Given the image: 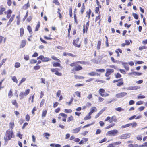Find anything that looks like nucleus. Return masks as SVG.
Listing matches in <instances>:
<instances>
[{
	"label": "nucleus",
	"mask_w": 147,
	"mask_h": 147,
	"mask_svg": "<svg viewBox=\"0 0 147 147\" xmlns=\"http://www.w3.org/2000/svg\"><path fill=\"white\" fill-rule=\"evenodd\" d=\"M13 134V132L12 129L11 130H7L6 133V136L4 138V139L5 141V144L7 142L8 140H10L12 138Z\"/></svg>",
	"instance_id": "nucleus-1"
},
{
	"label": "nucleus",
	"mask_w": 147,
	"mask_h": 147,
	"mask_svg": "<svg viewBox=\"0 0 147 147\" xmlns=\"http://www.w3.org/2000/svg\"><path fill=\"white\" fill-rule=\"evenodd\" d=\"M118 132L117 130L115 129L108 131L106 134L107 136H115Z\"/></svg>",
	"instance_id": "nucleus-2"
},
{
	"label": "nucleus",
	"mask_w": 147,
	"mask_h": 147,
	"mask_svg": "<svg viewBox=\"0 0 147 147\" xmlns=\"http://www.w3.org/2000/svg\"><path fill=\"white\" fill-rule=\"evenodd\" d=\"M73 43L74 45L76 47L79 48L80 47L81 42H79V38H78L74 40Z\"/></svg>",
	"instance_id": "nucleus-3"
},
{
	"label": "nucleus",
	"mask_w": 147,
	"mask_h": 147,
	"mask_svg": "<svg viewBox=\"0 0 147 147\" xmlns=\"http://www.w3.org/2000/svg\"><path fill=\"white\" fill-rule=\"evenodd\" d=\"M105 90L104 89L101 88L98 91V92L99 94L102 97H106L109 95V94L107 93L103 94L105 93Z\"/></svg>",
	"instance_id": "nucleus-4"
},
{
	"label": "nucleus",
	"mask_w": 147,
	"mask_h": 147,
	"mask_svg": "<svg viewBox=\"0 0 147 147\" xmlns=\"http://www.w3.org/2000/svg\"><path fill=\"white\" fill-rule=\"evenodd\" d=\"M89 21H88L85 25H83V33L84 34L86 31L87 32L89 26Z\"/></svg>",
	"instance_id": "nucleus-5"
},
{
	"label": "nucleus",
	"mask_w": 147,
	"mask_h": 147,
	"mask_svg": "<svg viewBox=\"0 0 147 147\" xmlns=\"http://www.w3.org/2000/svg\"><path fill=\"white\" fill-rule=\"evenodd\" d=\"M37 59H41L42 61L46 62L49 61L50 60L49 58L45 57L42 55L39 56L37 58Z\"/></svg>",
	"instance_id": "nucleus-6"
},
{
	"label": "nucleus",
	"mask_w": 147,
	"mask_h": 147,
	"mask_svg": "<svg viewBox=\"0 0 147 147\" xmlns=\"http://www.w3.org/2000/svg\"><path fill=\"white\" fill-rule=\"evenodd\" d=\"M127 94V93L125 92H122L117 94L116 95V96L117 98H121L125 96Z\"/></svg>",
	"instance_id": "nucleus-7"
},
{
	"label": "nucleus",
	"mask_w": 147,
	"mask_h": 147,
	"mask_svg": "<svg viewBox=\"0 0 147 147\" xmlns=\"http://www.w3.org/2000/svg\"><path fill=\"white\" fill-rule=\"evenodd\" d=\"M130 137V134L129 133H127L122 134L119 136V138L121 139H126L129 138Z\"/></svg>",
	"instance_id": "nucleus-8"
},
{
	"label": "nucleus",
	"mask_w": 147,
	"mask_h": 147,
	"mask_svg": "<svg viewBox=\"0 0 147 147\" xmlns=\"http://www.w3.org/2000/svg\"><path fill=\"white\" fill-rule=\"evenodd\" d=\"M113 72L114 70L113 69H106V72L105 76L107 77H108Z\"/></svg>",
	"instance_id": "nucleus-9"
},
{
	"label": "nucleus",
	"mask_w": 147,
	"mask_h": 147,
	"mask_svg": "<svg viewBox=\"0 0 147 147\" xmlns=\"http://www.w3.org/2000/svg\"><path fill=\"white\" fill-rule=\"evenodd\" d=\"M82 67L80 65L77 66L76 67L73 68L72 70V71H77L82 69Z\"/></svg>",
	"instance_id": "nucleus-10"
},
{
	"label": "nucleus",
	"mask_w": 147,
	"mask_h": 147,
	"mask_svg": "<svg viewBox=\"0 0 147 147\" xmlns=\"http://www.w3.org/2000/svg\"><path fill=\"white\" fill-rule=\"evenodd\" d=\"M140 87L139 86H130L128 88V90H137L140 89Z\"/></svg>",
	"instance_id": "nucleus-11"
},
{
	"label": "nucleus",
	"mask_w": 147,
	"mask_h": 147,
	"mask_svg": "<svg viewBox=\"0 0 147 147\" xmlns=\"http://www.w3.org/2000/svg\"><path fill=\"white\" fill-rule=\"evenodd\" d=\"M123 66L128 71L129 69V66L127 65V63L126 62H121Z\"/></svg>",
	"instance_id": "nucleus-12"
},
{
	"label": "nucleus",
	"mask_w": 147,
	"mask_h": 147,
	"mask_svg": "<svg viewBox=\"0 0 147 147\" xmlns=\"http://www.w3.org/2000/svg\"><path fill=\"white\" fill-rule=\"evenodd\" d=\"M97 109L95 107H93L91 108L90 111L89 113L90 115H91L93 113L97 111Z\"/></svg>",
	"instance_id": "nucleus-13"
},
{
	"label": "nucleus",
	"mask_w": 147,
	"mask_h": 147,
	"mask_svg": "<svg viewBox=\"0 0 147 147\" xmlns=\"http://www.w3.org/2000/svg\"><path fill=\"white\" fill-rule=\"evenodd\" d=\"M81 129V127H79L78 128H76L73 129L72 130V131L74 133H78L80 130Z\"/></svg>",
	"instance_id": "nucleus-14"
},
{
	"label": "nucleus",
	"mask_w": 147,
	"mask_h": 147,
	"mask_svg": "<svg viewBox=\"0 0 147 147\" xmlns=\"http://www.w3.org/2000/svg\"><path fill=\"white\" fill-rule=\"evenodd\" d=\"M26 41L25 40H22L20 45V48H23L26 45Z\"/></svg>",
	"instance_id": "nucleus-15"
},
{
	"label": "nucleus",
	"mask_w": 147,
	"mask_h": 147,
	"mask_svg": "<svg viewBox=\"0 0 147 147\" xmlns=\"http://www.w3.org/2000/svg\"><path fill=\"white\" fill-rule=\"evenodd\" d=\"M30 7L29 1H28L27 3L23 7V9H26Z\"/></svg>",
	"instance_id": "nucleus-16"
},
{
	"label": "nucleus",
	"mask_w": 147,
	"mask_h": 147,
	"mask_svg": "<svg viewBox=\"0 0 147 147\" xmlns=\"http://www.w3.org/2000/svg\"><path fill=\"white\" fill-rule=\"evenodd\" d=\"M104 110H103V109L101 110L97 114L95 115V118H97V117H98L102 113Z\"/></svg>",
	"instance_id": "nucleus-17"
},
{
	"label": "nucleus",
	"mask_w": 147,
	"mask_h": 147,
	"mask_svg": "<svg viewBox=\"0 0 147 147\" xmlns=\"http://www.w3.org/2000/svg\"><path fill=\"white\" fill-rule=\"evenodd\" d=\"M53 65L54 67H60V64L59 63L53 62H52Z\"/></svg>",
	"instance_id": "nucleus-18"
},
{
	"label": "nucleus",
	"mask_w": 147,
	"mask_h": 147,
	"mask_svg": "<svg viewBox=\"0 0 147 147\" xmlns=\"http://www.w3.org/2000/svg\"><path fill=\"white\" fill-rule=\"evenodd\" d=\"M12 90V89H11L8 93V96L9 98H11L13 96V92Z\"/></svg>",
	"instance_id": "nucleus-19"
},
{
	"label": "nucleus",
	"mask_w": 147,
	"mask_h": 147,
	"mask_svg": "<svg viewBox=\"0 0 147 147\" xmlns=\"http://www.w3.org/2000/svg\"><path fill=\"white\" fill-rule=\"evenodd\" d=\"M43 136L45 137L47 139H49L48 137L50 136V134L48 133H45L43 134Z\"/></svg>",
	"instance_id": "nucleus-20"
},
{
	"label": "nucleus",
	"mask_w": 147,
	"mask_h": 147,
	"mask_svg": "<svg viewBox=\"0 0 147 147\" xmlns=\"http://www.w3.org/2000/svg\"><path fill=\"white\" fill-rule=\"evenodd\" d=\"M47 111L46 110H44L43 111L42 115V118L45 117L46 115Z\"/></svg>",
	"instance_id": "nucleus-21"
},
{
	"label": "nucleus",
	"mask_w": 147,
	"mask_h": 147,
	"mask_svg": "<svg viewBox=\"0 0 147 147\" xmlns=\"http://www.w3.org/2000/svg\"><path fill=\"white\" fill-rule=\"evenodd\" d=\"M14 126V124L13 122H11L9 123V127L11 129H12Z\"/></svg>",
	"instance_id": "nucleus-22"
},
{
	"label": "nucleus",
	"mask_w": 147,
	"mask_h": 147,
	"mask_svg": "<svg viewBox=\"0 0 147 147\" xmlns=\"http://www.w3.org/2000/svg\"><path fill=\"white\" fill-rule=\"evenodd\" d=\"M115 125V123H112V124L109 125L107 126V127H105V129H109V128L112 127L114 126Z\"/></svg>",
	"instance_id": "nucleus-23"
},
{
	"label": "nucleus",
	"mask_w": 147,
	"mask_h": 147,
	"mask_svg": "<svg viewBox=\"0 0 147 147\" xmlns=\"http://www.w3.org/2000/svg\"><path fill=\"white\" fill-rule=\"evenodd\" d=\"M24 93L22 92H21L19 94V96L20 99H22L24 98Z\"/></svg>",
	"instance_id": "nucleus-24"
},
{
	"label": "nucleus",
	"mask_w": 147,
	"mask_h": 147,
	"mask_svg": "<svg viewBox=\"0 0 147 147\" xmlns=\"http://www.w3.org/2000/svg\"><path fill=\"white\" fill-rule=\"evenodd\" d=\"M12 103L13 105H14L16 107H18V104L15 100H12Z\"/></svg>",
	"instance_id": "nucleus-25"
},
{
	"label": "nucleus",
	"mask_w": 147,
	"mask_h": 147,
	"mask_svg": "<svg viewBox=\"0 0 147 147\" xmlns=\"http://www.w3.org/2000/svg\"><path fill=\"white\" fill-rule=\"evenodd\" d=\"M91 115H90L89 113H88V115L87 116H86L84 118V120H87L90 119L91 118V116H90Z\"/></svg>",
	"instance_id": "nucleus-26"
},
{
	"label": "nucleus",
	"mask_w": 147,
	"mask_h": 147,
	"mask_svg": "<svg viewBox=\"0 0 147 147\" xmlns=\"http://www.w3.org/2000/svg\"><path fill=\"white\" fill-rule=\"evenodd\" d=\"M101 44V42L100 41H98L97 47L98 50H99L100 49Z\"/></svg>",
	"instance_id": "nucleus-27"
},
{
	"label": "nucleus",
	"mask_w": 147,
	"mask_h": 147,
	"mask_svg": "<svg viewBox=\"0 0 147 147\" xmlns=\"http://www.w3.org/2000/svg\"><path fill=\"white\" fill-rule=\"evenodd\" d=\"M130 126H132L133 128L137 126V123L136 122H134L132 123H129Z\"/></svg>",
	"instance_id": "nucleus-28"
},
{
	"label": "nucleus",
	"mask_w": 147,
	"mask_h": 147,
	"mask_svg": "<svg viewBox=\"0 0 147 147\" xmlns=\"http://www.w3.org/2000/svg\"><path fill=\"white\" fill-rule=\"evenodd\" d=\"M20 64L19 63L16 62L15 63V67L17 68H19L20 67Z\"/></svg>",
	"instance_id": "nucleus-29"
},
{
	"label": "nucleus",
	"mask_w": 147,
	"mask_h": 147,
	"mask_svg": "<svg viewBox=\"0 0 147 147\" xmlns=\"http://www.w3.org/2000/svg\"><path fill=\"white\" fill-rule=\"evenodd\" d=\"M30 91V90L29 89H28L27 90H26L24 93V94L25 96H26L27 95H28L29 93V92Z\"/></svg>",
	"instance_id": "nucleus-30"
},
{
	"label": "nucleus",
	"mask_w": 147,
	"mask_h": 147,
	"mask_svg": "<svg viewBox=\"0 0 147 147\" xmlns=\"http://www.w3.org/2000/svg\"><path fill=\"white\" fill-rule=\"evenodd\" d=\"M20 35L21 36H22L24 34V29L22 28H21L20 29Z\"/></svg>",
	"instance_id": "nucleus-31"
},
{
	"label": "nucleus",
	"mask_w": 147,
	"mask_h": 147,
	"mask_svg": "<svg viewBox=\"0 0 147 147\" xmlns=\"http://www.w3.org/2000/svg\"><path fill=\"white\" fill-rule=\"evenodd\" d=\"M12 79L14 82L16 83H18V80L15 76H13L12 77Z\"/></svg>",
	"instance_id": "nucleus-32"
},
{
	"label": "nucleus",
	"mask_w": 147,
	"mask_h": 147,
	"mask_svg": "<svg viewBox=\"0 0 147 147\" xmlns=\"http://www.w3.org/2000/svg\"><path fill=\"white\" fill-rule=\"evenodd\" d=\"M88 75L92 76H94L96 75V73L95 72H92L88 74Z\"/></svg>",
	"instance_id": "nucleus-33"
},
{
	"label": "nucleus",
	"mask_w": 147,
	"mask_h": 147,
	"mask_svg": "<svg viewBox=\"0 0 147 147\" xmlns=\"http://www.w3.org/2000/svg\"><path fill=\"white\" fill-rule=\"evenodd\" d=\"M115 109L118 111L120 112L122 111H123L124 110V109H122L120 107H118L116 108Z\"/></svg>",
	"instance_id": "nucleus-34"
},
{
	"label": "nucleus",
	"mask_w": 147,
	"mask_h": 147,
	"mask_svg": "<svg viewBox=\"0 0 147 147\" xmlns=\"http://www.w3.org/2000/svg\"><path fill=\"white\" fill-rule=\"evenodd\" d=\"M17 136L19 138L21 139L22 138V134H21L20 132L16 134Z\"/></svg>",
	"instance_id": "nucleus-35"
},
{
	"label": "nucleus",
	"mask_w": 147,
	"mask_h": 147,
	"mask_svg": "<svg viewBox=\"0 0 147 147\" xmlns=\"http://www.w3.org/2000/svg\"><path fill=\"white\" fill-rule=\"evenodd\" d=\"M80 92L79 91H76L75 92V94L79 98L81 97Z\"/></svg>",
	"instance_id": "nucleus-36"
},
{
	"label": "nucleus",
	"mask_w": 147,
	"mask_h": 147,
	"mask_svg": "<svg viewBox=\"0 0 147 147\" xmlns=\"http://www.w3.org/2000/svg\"><path fill=\"white\" fill-rule=\"evenodd\" d=\"M52 59H53V60H56L57 62H60V61L59 59H58L57 58L55 57L54 56H52L51 57Z\"/></svg>",
	"instance_id": "nucleus-37"
},
{
	"label": "nucleus",
	"mask_w": 147,
	"mask_h": 147,
	"mask_svg": "<svg viewBox=\"0 0 147 147\" xmlns=\"http://www.w3.org/2000/svg\"><path fill=\"white\" fill-rule=\"evenodd\" d=\"M142 74L141 73L137 72H134L133 75L134 76H140Z\"/></svg>",
	"instance_id": "nucleus-38"
},
{
	"label": "nucleus",
	"mask_w": 147,
	"mask_h": 147,
	"mask_svg": "<svg viewBox=\"0 0 147 147\" xmlns=\"http://www.w3.org/2000/svg\"><path fill=\"white\" fill-rule=\"evenodd\" d=\"M40 23L39 22H38V23L36 25V29L35 30V31H37L38 30V28L40 26Z\"/></svg>",
	"instance_id": "nucleus-39"
},
{
	"label": "nucleus",
	"mask_w": 147,
	"mask_h": 147,
	"mask_svg": "<svg viewBox=\"0 0 147 147\" xmlns=\"http://www.w3.org/2000/svg\"><path fill=\"white\" fill-rule=\"evenodd\" d=\"M130 126V125L129 124H128L126 125H122L121 126V128H124L126 127H128Z\"/></svg>",
	"instance_id": "nucleus-40"
},
{
	"label": "nucleus",
	"mask_w": 147,
	"mask_h": 147,
	"mask_svg": "<svg viewBox=\"0 0 147 147\" xmlns=\"http://www.w3.org/2000/svg\"><path fill=\"white\" fill-rule=\"evenodd\" d=\"M74 120V118L72 116H71L69 117L68 118V120L67 121L68 122H70V121Z\"/></svg>",
	"instance_id": "nucleus-41"
},
{
	"label": "nucleus",
	"mask_w": 147,
	"mask_h": 147,
	"mask_svg": "<svg viewBox=\"0 0 147 147\" xmlns=\"http://www.w3.org/2000/svg\"><path fill=\"white\" fill-rule=\"evenodd\" d=\"M96 71H98V72H104L105 71V70L104 69H96Z\"/></svg>",
	"instance_id": "nucleus-42"
},
{
	"label": "nucleus",
	"mask_w": 147,
	"mask_h": 147,
	"mask_svg": "<svg viewBox=\"0 0 147 147\" xmlns=\"http://www.w3.org/2000/svg\"><path fill=\"white\" fill-rule=\"evenodd\" d=\"M5 8H2L0 10V14L2 15L3 14V12L5 10Z\"/></svg>",
	"instance_id": "nucleus-43"
},
{
	"label": "nucleus",
	"mask_w": 147,
	"mask_h": 147,
	"mask_svg": "<svg viewBox=\"0 0 147 147\" xmlns=\"http://www.w3.org/2000/svg\"><path fill=\"white\" fill-rule=\"evenodd\" d=\"M133 16L134 17V18L136 19H137L138 18V15L136 13H133Z\"/></svg>",
	"instance_id": "nucleus-44"
},
{
	"label": "nucleus",
	"mask_w": 147,
	"mask_h": 147,
	"mask_svg": "<svg viewBox=\"0 0 147 147\" xmlns=\"http://www.w3.org/2000/svg\"><path fill=\"white\" fill-rule=\"evenodd\" d=\"M98 20H100L98 22L99 23V24L100 21V15H99L98 16H97L96 17V19H95V21L96 22L97 21H98Z\"/></svg>",
	"instance_id": "nucleus-45"
},
{
	"label": "nucleus",
	"mask_w": 147,
	"mask_h": 147,
	"mask_svg": "<svg viewBox=\"0 0 147 147\" xmlns=\"http://www.w3.org/2000/svg\"><path fill=\"white\" fill-rule=\"evenodd\" d=\"M94 123H92L91 124H87L85 126H84L83 127V128H86V127H89V126L94 124Z\"/></svg>",
	"instance_id": "nucleus-46"
},
{
	"label": "nucleus",
	"mask_w": 147,
	"mask_h": 147,
	"mask_svg": "<svg viewBox=\"0 0 147 147\" xmlns=\"http://www.w3.org/2000/svg\"><path fill=\"white\" fill-rule=\"evenodd\" d=\"M24 59L26 60H28L29 59V55H24Z\"/></svg>",
	"instance_id": "nucleus-47"
},
{
	"label": "nucleus",
	"mask_w": 147,
	"mask_h": 147,
	"mask_svg": "<svg viewBox=\"0 0 147 147\" xmlns=\"http://www.w3.org/2000/svg\"><path fill=\"white\" fill-rule=\"evenodd\" d=\"M147 47L145 46H143L142 47H140L139 48V49L140 50H141L144 49H146Z\"/></svg>",
	"instance_id": "nucleus-48"
},
{
	"label": "nucleus",
	"mask_w": 147,
	"mask_h": 147,
	"mask_svg": "<svg viewBox=\"0 0 147 147\" xmlns=\"http://www.w3.org/2000/svg\"><path fill=\"white\" fill-rule=\"evenodd\" d=\"M40 68V66L39 65L36 66L34 67V69L36 70L39 69Z\"/></svg>",
	"instance_id": "nucleus-49"
},
{
	"label": "nucleus",
	"mask_w": 147,
	"mask_h": 147,
	"mask_svg": "<svg viewBox=\"0 0 147 147\" xmlns=\"http://www.w3.org/2000/svg\"><path fill=\"white\" fill-rule=\"evenodd\" d=\"M59 115L64 118H66L67 117V115L66 114L63 113H60Z\"/></svg>",
	"instance_id": "nucleus-50"
},
{
	"label": "nucleus",
	"mask_w": 147,
	"mask_h": 147,
	"mask_svg": "<svg viewBox=\"0 0 147 147\" xmlns=\"http://www.w3.org/2000/svg\"><path fill=\"white\" fill-rule=\"evenodd\" d=\"M51 71L53 72H56L58 70V69L56 68L55 69L51 68Z\"/></svg>",
	"instance_id": "nucleus-51"
},
{
	"label": "nucleus",
	"mask_w": 147,
	"mask_h": 147,
	"mask_svg": "<svg viewBox=\"0 0 147 147\" xmlns=\"http://www.w3.org/2000/svg\"><path fill=\"white\" fill-rule=\"evenodd\" d=\"M70 65L71 67L76 66L77 65V63L76 62L71 63L70 64Z\"/></svg>",
	"instance_id": "nucleus-52"
},
{
	"label": "nucleus",
	"mask_w": 147,
	"mask_h": 147,
	"mask_svg": "<svg viewBox=\"0 0 147 147\" xmlns=\"http://www.w3.org/2000/svg\"><path fill=\"white\" fill-rule=\"evenodd\" d=\"M37 62V61L35 59H32L30 61V62L31 64L35 63Z\"/></svg>",
	"instance_id": "nucleus-53"
},
{
	"label": "nucleus",
	"mask_w": 147,
	"mask_h": 147,
	"mask_svg": "<svg viewBox=\"0 0 147 147\" xmlns=\"http://www.w3.org/2000/svg\"><path fill=\"white\" fill-rule=\"evenodd\" d=\"M26 121H28L30 119V117L29 115L28 114H27L26 116Z\"/></svg>",
	"instance_id": "nucleus-54"
},
{
	"label": "nucleus",
	"mask_w": 147,
	"mask_h": 147,
	"mask_svg": "<svg viewBox=\"0 0 147 147\" xmlns=\"http://www.w3.org/2000/svg\"><path fill=\"white\" fill-rule=\"evenodd\" d=\"M27 28L28 30L29 31L30 33L31 34V32H32V29L31 27L29 26H28Z\"/></svg>",
	"instance_id": "nucleus-55"
},
{
	"label": "nucleus",
	"mask_w": 147,
	"mask_h": 147,
	"mask_svg": "<svg viewBox=\"0 0 147 147\" xmlns=\"http://www.w3.org/2000/svg\"><path fill=\"white\" fill-rule=\"evenodd\" d=\"M144 107L141 106L138 109L140 111H142L144 109Z\"/></svg>",
	"instance_id": "nucleus-56"
},
{
	"label": "nucleus",
	"mask_w": 147,
	"mask_h": 147,
	"mask_svg": "<svg viewBox=\"0 0 147 147\" xmlns=\"http://www.w3.org/2000/svg\"><path fill=\"white\" fill-rule=\"evenodd\" d=\"M107 140V139L106 138H104L103 139L99 141V143H101L106 141Z\"/></svg>",
	"instance_id": "nucleus-57"
},
{
	"label": "nucleus",
	"mask_w": 147,
	"mask_h": 147,
	"mask_svg": "<svg viewBox=\"0 0 147 147\" xmlns=\"http://www.w3.org/2000/svg\"><path fill=\"white\" fill-rule=\"evenodd\" d=\"M113 121H114L115 122L116 121L117 119L116 118V117L115 116H112L111 117Z\"/></svg>",
	"instance_id": "nucleus-58"
},
{
	"label": "nucleus",
	"mask_w": 147,
	"mask_h": 147,
	"mask_svg": "<svg viewBox=\"0 0 147 147\" xmlns=\"http://www.w3.org/2000/svg\"><path fill=\"white\" fill-rule=\"evenodd\" d=\"M137 139L139 140H141L142 139V137L141 135H139L137 137Z\"/></svg>",
	"instance_id": "nucleus-59"
},
{
	"label": "nucleus",
	"mask_w": 147,
	"mask_h": 147,
	"mask_svg": "<svg viewBox=\"0 0 147 147\" xmlns=\"http://www.w3.org/2000/svg\"><path fill=\"white\" fill-rule=\"evenodd\" d=\"M55 74L58 76H61L62 75V74L61 73L58 72L57 71L55 73Z\"/></svg>",
	"instance_id": "nucleus-60"
},
{
	"label": "nucleus",
	"mask_w": 147,
	"mask_h": 147,
	"mask_svg": "<svg viewBox=\"0 0 147 147\" xmlns=\"http://www.w3.org/2000/svg\"><path fill=\"white\" fill-rule=\"evenodd\" d=\"M45 101V100L44 99H43L42 100L41 103H40V107H42V106L43 105Z\"/></svg>",
	"instance_id": "nucleus-61"
},
{
	"label": "nucleus",
	"mask_w": 147,
	"mask_h": 147,
	"mask_svg": "<svg viewBox=\"0 0 147 147\" xmlns=\"http://www.w3.org/2000/svg\"><path fill=\"white\" fill-rule=\"evenodd\" d=\"M145 97V96L144 95L139 96L137 98L138 99H140L144 98Z\"/></svg>",
	"instance_id": "nucleus-62"
},
{
	"label": "nucleus",
	"mask_w": 147,
	"mask_h": 147,
	"mask_svg": "<svg viewBox=\"0 0 147 147\" xmlns=\"http://www.w3.org/2000/svg\"><path fill=\"white\" fill-rule=\"evenodd\" d=\"M92 94L91 93H90V94H89L88 96H87V98L88 99H90L91 98H92Z\"/></svg>",
	"instance_id": "nucleus-63"
},
{
	"label": "nucleus",
	"mask_w": 147,
	"mask_h": 147,
	"mask_svg": "<svg viewBox=\"0 0 147 147\" xmlns=\"http://www.w3.org/2000/svg\"><path fill=\"white\" fill-rule=\"evenodd\" d=\"M101 132V130L99 129H98L97 130V131L96 132V134H100Z\"/></svg>",
	"instance_id": "nucleus-64"
}]
</instances>
